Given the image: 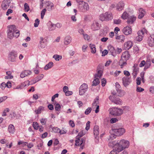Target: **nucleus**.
I'll list each match as a JSON object with an SVG mask.
<instances>
[{
  "label": "nucleus",
  "instance_id": "22",
  "mask_svg": "<svg viewBox=\"0 0 154 154\" xmlns=\"http://www.w3.org/2000/svg\"><path fill=\"white\" fill-rule=\"evenodd\" d=\"M46 7H48L47 9L48 11H51L53 10L52 8L54 7L53 3L49 1L46 2Z\"/></svg>",
  "mask_w": 154,
  "mask_h": 154
},
{
  "label": "nucleus",
  "instance_id": "13",
  "mask_svg": "<svg viewBox=\"0 0 154 154\" xmlns=\"http://www.w3.org/2000/svg\"><path fill=\"white\" fill-rule=\"evenodd\" d=\"M123 85L126 87L131 83V81L129 78L124 77L122 79Z\"/></svg>",
  "mask_w": 154,
  "mask_h": 154
},
{
  "label": "nucleus",
  "instance_id": "44",
  "mask_svg": "<svg viewBox=\"0 0 154 154\" xmlns=\"http://www.w3.org/2000/svg\"><path fill=\"white\" fill-rule=\"evenodd\" d=\"M129 16V14L126 12V11H125L122 14L121 17L123 19H127Z\"/></svg>",
  "mask_w": 154,
  "mask_h": 154
},
{
  "label": "nucleus",
  "instance_id": "20",
  "mask_svg": "<svg viewBox=\"0 0 154 154\" xmlns=\"http://www.w3.org/2000/svg\"><path fill=\"white\" fill-rule=\"evenodd\" d=\"M32 72L29 70H25L22 72L20 74V77L21 78H23L25 76L30 75Z\"/></svg>",
  "mask_w": 154,
  "mask_h": 154
},
{
  "label": "nucleus",
  "instance_id": "16",
  "mask_svg": "<svg viewBox=\"0 0 154 154\" xmlns=\"http://www.w3.org/2000/svg\"><path fill=\"white\" fill-rule=\"evenodd\" d=\"M147 43L150 46H154V35H151L148 38Z\"/></svg>",
  "mask_w": 154,
  "mask_h": 154
},
{
  "label": "nucleus",
  "instance_id": "33",
  "mask_svg": "<svg viewBox=\"0 0 154 154\" xmlns=\"http://www.w3.org/2000/svg\"><path fill=\"white\" fill-rule=\"evenodd\" d=\"M48 23L50 25L49 27V29L50 31H53L56 29V26L55 24L52 23L51 21H50Z\"/></svg>",
  "mask_w": 154,
  "mask_h": 154
},
{
  "label": "nucleus",
  "instance_id": "12",
  "mask_svg": "<svg viewBox=\"0 0 154 154\" xmlns=\"http://www.w3.org/2000/svg\"><path fill=\"white\" fill-rule=\"evenodd\" d=\"M108 49L109 53L113 56H116V50L112 45H109L108 47Z\"/></svg>",
  "mask_w": 154,
  "mask_h": 154
},
{
  "label": "nucleus",
  "instance_id": "21",
  "mask_svg": "<svg viewBox=\"0 0 154 154\" xmlns=\"http://www.w3.org/2000/svg\"><path fill=\"white\" fill-rule=\"evenodd\" d=\"M94 134L95 138L96 139L98 138L97 137L99 134V128L98 126H95L94 128Z\"/></svg>",
  "mask_w": 154,
  "mask_h": 154
},
{
  "label": "nucleus",
  "instance_id": "18",
  "mask_svg": "<svg viewBox=\"0 0 154 154\" xmlns=\"http://www.w3.org/2000/svg\"><path fill=\"white\" fill-rule=\"evenodd\" d=\"M116 39L119 42H123L125 40V36L123 35H116Z\"/></svg>",
  "mask_w": 154,
  "mask_h": 154
},
{
  "label": "nucleus",
  "instance_id": "10",
  "mask_svg": "<svg viewBox=\"0 0 154 154\" xmlns=\"http://www.w3.org/2000/svg\"><path fill=\"white\" fill-rule=\"evenodd\" d=\"M17 56V53L16 52L12 51L9 54L8 57L9 60L12 62H14L16 61V58Z\"/></svg>",
  "mask_w": 154,
  "mask_h": 154
},
{
  "label": "nucleus",
  "instance_id": "4",
  "mask_svg": "<svg viewBox=\"0 0 154 154\" xmlns=\"http://www.w3.org/2000/svg\"><path fill=\"white\" fill-rule=\"evenodd\" d=\"M117 145L118 146V151H121L124 149L129 147V142L128 140L122 139L120 140L119 142H118Z\"/></svg>",
  "mask_w": 154,
  "mask_h": 154
},
{
  "label": "nucleus",
  "instance_id": "6",
  "mask_svg": "<svg viewBox=\"0 0 154 154\" xmlns=\"http://www.w3.org/2000/svg\"><path fill=\"white\" fill-rule=\"evenodd\" d=\"M109 111L111 115L115 116L121 115L123 113V111L122 109L116 107L110 108Z\"/></svg>",
  "mask_w": 154,
  "mask_h": 154
},
{
  "label": "nucleus",
  "instance_id": "28",
  "mask_svg": "<svg viewBox=\"0 0 154 154\" xmlns=\"http://www.w3.org/2000/svg\"><path fill=\"white\" fill-rule=\"evenodd\" d=\"M8 130L10 133L13 134L15 130L14 126L12 124H10L8 126Z\"/></svg>",
  "mask_w": 154,
  "mask_h": 154
},
{
  "label": "nucleus",
  "instance_id": "24",
  "mask_svg": "<svg viewBox=\"0 0 154 154\" xmlns=\"http://www.w3.org/2000/svg\"><path fill=\"white\" fill-rule=\"evenodd\" d=\"M136 17L134 16H131L128 18V19L127 21L128 24H132L135 21Z\"/></svg>",
  "mask_w": 154,
  "mask_h": 154
},
{
  "label": "nucleus",
  "instance_id": "35",
  "mask_svg": "<svg viewBox=\"0 0 154 154\" xmlns=\"http://www.w3.org/2000/svg\"><path fill=\"white\" fill-rule=\"evenodd\" d=\"M99 97H97L94 100V102L92 104L93 107H96L97 106H98L97 104L99 103Z\"/></svg>",
  "mask_w": 154,
  "mask_h": 154
},
{
  "label": "nucleus",
  "instance_id": "59",
  "mask_svg": "<svg viewBox=\"0 0 154 154\" xmlns=\"http://www.w3.org/2000/svg\"><path fill=\"white\" fill-rule=\"evenodd\" d=\"M108 51L107 50H104V51L102 52V56H105L106 54H107L108 53Z\"/></svg>",
  "mask_w": 154,
  "mask_h": 154
},
{
  "label": "nucleus",
  "instance_id": "14",
  "mask_svg": "<svg viewBox=\"0 0 154 154\" xmlns=\"http://www.w3.org/2000/svg\"><path fill=\"white\" fill-rule=\"evenodd\" d=\"M10 2L9 0H4L2 2V7L4 10H6L9 7Z\"/></svg>",
  "mask_w": 154,
  "mask_h": 154
},
{
  "label": "nucleus",
  "instance_id": "19",
  "mask_svg": "<svg viewBox=\"0 0 154 154\" xmlns=\"http://www.w3.org/2000/svg\"><path fill=\"white\" fill-rule=\"evenodd\" d=\"M139 15L138 17V18L141 19L144 16L146 13L145 10L142 8H140L139 9Z\"/></svg>",
  "mask_w": 154,
  "mask_h": 154
},
{
  "label": "nucleus",
  "instance_id": "29",
  "mask_svg": "<svg viewBox=\"0 0 154 154\" xmlns=\"http://www.w3.org/2000/svg\"><path fill=\"white\" fill-rule=\"evenodd\" d=\"M151 65V61L150 60H147L145 62V67L144 68V70L145 71L147 69L150 67Z\"/></svg>",
  "mask_w": 154,
  "mask_h": 154
},
{
  "label": "nucleus",
  "instance_id": "46",
  "mask_svg": "<svg viewBox=\"0 0 154 154\" xmlns=\"http://www.w3.org/2000/svg\"><path fill=\"white\" fill-rule=\"evenodd\" d=\"M32 126L36 130L38 129V128L39 127L38 126V124L37 122H33L32 124Z\"/></svg>",
  "mask_w": 154,
  "mask_h": 154
},
{
  "label": "nucleus",
  "instance_id": "27",
  "mask_svg": "<svg viewBox=\"0 0 154 154\" xmlns=\"http://www.w3.org/2000/svg\"><path fill=\"white\" fill-rule=\"evenodd\" d=\"M44 38L42 37L40 38V41L38 45V46L40 48H43L45 47V44L43 41Z\"/></svg>",
  "mask_w": 154,
  "mask_h": 154
},
{
  "label": "nucleus",
  "instance_id": "50",
  "mask_svg": "<svg viewBox=\"0 0 154 154\" xmlns=\"http://www.w3.org/2000/svg\"><path fill=\"white\" fill-rule=\"evenodd\" d=\"M55 109L56 110L59 111L61 109V106L59 103H57L56 105Z\"/></svg>",
  "mask_w": 154,
  "mask_h": 154
},
{
  "label": "nucleus",
  "instance_id": "51",
  "mask_svg": "<svg viewBox=\"0 0 154 154\" xmlns=\"http://www.w3.org/2000/svg\"><path fill=\"white\" fill-rule=\"evenodd\" d=\"M52 130L54 131L56 133H59L60 131V129L57 127H53Z\"/></svg>",
  "mask_w": 154,
  "mask_h": 154
},
{
  "label": "nucleus",
  "instance_id": "7",
  "mask_svg": "<svg viewBox=\"0 0 154 154\" xmlns=\"http://www.w3.org/2000/svg\"><path fill=\"white\" fill-rule=\"evenodd\" d=\"M80 133H79L77 136L76 137V140H75V145L76 146H80L82 149V147L84 146V143L85 142V139L84 138H82L81 139L80 138Z\"/></svg>",
  "mask_w": 154,
  "mask_h": 154
},
{
  "label": "nucleus",
  "instance_id": "8",
  "mask_svg": "<svg viewBox=\"0 0 154 154\" xmlns=\"http://www.w3.org/2000/svg\"><path fill=\"white\" fill-rule=\"evenodd\" d=\"M88 89V85L87 84L83 83L80 87L79 94L82 96L86 92Z\"/></svg>",
  "mask_w": 154,
  "mask_h": 154
},
{
  "label": "nucleus",
  "instance_id": "2",
  "mask_svg": "<svg viewBox=\"0 0 154 154\" xmlns=\"http://www.w3.org/2000/svg\"><path fill=\"white\" fill-rule=\"evenodd\" d=\"M125 132V130L124 128H119L118 129H112L110 131V133L112 134L109 137L110 139H113L116 138L115 136H119L122 135Z\"/></svg>",
  "mask_w": 154,
  "mask_h": 154
},
{
  "label": "nucleus",
  "instance_id": "15",
  "mask_svg": "<svg viewBox=\"0 0 154 154\" xmlns=\"http://www.w3.org/2000/svg\"><path fill=\"white\" fill-rule=\"evenodd\" d=\"M124 33L126 35L130 34L132 33V29L131 27L127 26L123 29Z\"/></svg>",
  "mask_w": 154,
  "mask_h": 154
},
{
  "label": "nucleus",
  "instance_id": "45",
  "mask_svg": "<svg viewBox=\"0 0 154 154\" xmlns=\"http://www.w3.org/2000/svg\"><path fill=\"white\" fill-rule=\"evenodd\" d=\"M120 151H118V148L117 147H116L115 149H113L111 151L109 154H118V153Z\"/></svg>",
  "mask_w": 154,
  "mask_h": 154
},
{
  "label": "nucleus",
  "instance_id": "61",
  "mask_svg": "<svg viewBox=\"0 0 154 154\" xmlns=\"http://www.w3.org/2000/svg\"><path fill=\"white\" fill-rule=\"evenodd\" d=\"M145 62H146L144 60L142 61L141 62V63L139 64V66L140 67H142L144 66L145 64Z\"/></svg>",
  "mask_w": 154,
  "mask_h": 154
},
{
  "label": "nucleus",
  "instance_id": "47",
  "mask_svg": "<svg viewBox=\"0 0 154 154\" xmlns=\"http://www.w3.org/2000/svg\"><path fill=\"white\" fill-rule=\"evenodd\" d=\"M46 11V8H44L42 11L41 12V18L42 19H43V18L44 16L45 15Z\"/></svg>",
  "mask_w": 154,
  "mask_h": 154
},
{
  "label": "nucleus",
  "instance_id": "38",
  "mask_svg": "<svg viewBox=\"0 0 154 154\" xmlns=\"http://www.w3.org/2000/svg\"><path fill=\"white\" fill-rule=\"evenodd\" d=\"M44 107L42 106H40L38 107L37 110L35 111V112L36 114H40L41 113L42 110H43Z\"/></svg>",
  "mask_w": 154,
  "mask_h": 154
},
{
  "label": "nucleus",
  "instance_id": "31",
  "mask_svg": "<svg viewBox=\"0 0 154 154\" xmlns=\"http://www.w3.org/2000/svg\"><path fill=\"white\" fill-rule=\"evenodd\" d=\"M106 21H109L113 19L112 14L111 13L106 12Z\"/></svg>",
  "mask_w": 154,
  "mask_h": 154
},
{
  "label": "nucleus",
  "instance_id": "34",
  "mask_svg": "<svg viewBox=\"0 0 154 154\" xmlns=\"http://www.w3.org/2000/svg\"><path fill=\"white\" fill-rule=\"evenodd\" d=\"M90 47L91 49V52L92 53L94 54L96 52V49L95 46L94 45L90 44Z\"/></svg>",
  "mask_w": 154,
  "mask_h": 154
},
{
  "label": "nucleus",
  "instance_id": "3",
  "mask_svg": "<svg viewBox=\"0 0 154 154\" xmlns=\"http://www.w3.org/2000/svg\"><path fill=\"white\" fill-rule=\"evenodd\" d=\"M130 56L128 51H125L123 53L119 61V65L121 66V68H122L124 66L126 65L127 61L129 59Z\"/></svg>",
  "mask_w": 154,
  "mask_h": 154
},
{
  "label": "nucleus",
  "instance_id": "58",
  "mask_svg": "<svg viewBox=\"0 0 154 154\" xmlns=\"http://www.w3.org/2000/svg\"><path fill=\"white\" fill-rule=\"evenodd\" d=\"M90 122L88 121L86 124V127H85V129L87 131L88 130L90 127Z\"/></svg>",
  "mask_w": 154,
  "mask_h": 154
},
{
  "label": "nucleus",
  "instance_id": "11",
  "mask_svg": "<svg viewBox=\"0 0 154 154\" xmlns=\"http://www.w3.org/2000/svg\"><path fill=\"white\" fill-rule=\"evenodd\" d=\"M100 28V25L98 22L95 20L93 21L91 26V29L94 31H95L99 29Z\"/></svg>",
  "mask_w": 154,
  "mask_h": 154
},
{
  "label": "nucleus",
  "instance_id": "57",
  "mask_svg": "<svg viewBox=\"0 0 154 154\" xmlns=\"http://www.w3.org/2000/svg\"><path fill=\"white\" fill-rule=\"evenodd\" d=\"M134 51L135 53H137L139 51V48L138 47L135 45L134 47Z\"/></svg>",
  "mask_w": 154,
  "mask_h": 154
},
{
  "label": "nucleus",
  "instance_id": "62",
  "mask_svg": "<svg viewBox=\"0 0 154 154\" xmlns=\"http://www.w3.org/2000/svg\"><path fill=\"white\" fill-rule=\"evenodd\" d=\"M137 91L138 92H142L144 90V89L140 87H137Z\"/></svg>",
  "mask_w": 154,
  "mask_h": 154
},
{
  "label": "nucleus",
  "instance_id": "55",
  "mask_svg": "<svg viewBox=\"0 0 154 154\" xmlns=\"http://www.w3.org/2000/svg\"><path fill=\"white\" fill-rule=\"evenodd\" d=\"M6 84L5 83H2L0 85V88H1L2 90H4L5 88L7 87Z\"/></svg>",
  "mask_w": 154,
  "mask_h": 154
},
{
  "label": "nucleus",
  "instance_id": "26",
  "mask_svg": "<svg viewBox=\"0 0 154 154\" xmlns=\"http://www.w3.org/2000/svg\"><path fill=\"white\" fill-rule=\"evenodd\" d=\"M44 76V75L43 74H41L35 77L33 80V81H34L33 83H35L41 80L43 78Z\"/></svg>",
  "mask_w": 154,
  "mask_h": 154
},
{
  "label": "nucleus",
  "instance_id": "54",
  "mask_svg": "<svg viewBox=\"0 0 154 154\" xmlns=\"http://www.w3.org/2000/svg\"><path fill=\"white\" fill-rule=\"evenodd\" d=\"M121 20L119 19H114L113 20V23L115 24H119L121 23Z\"/></svg>",
  "mask_w": 154,
  "mask_h": 154
},
{
  "label": "nucleus",
  "instance_id": "32",
  "mask_svg": "<svg viewBox=\"0 0 154 154\" xmlns=\"http://www.w3.org/2000/svg\"><path fill=\"white\" fill-rule=\"evenodd\" d=\"M98 71L97 73H96L94 76L95 78H100L102 75L103 71L102 70H98Z\"/></svg>",
  "mask_w": 154,
  "mask_h": 154
},
{
  "label": "nucleus",
  "instance_id": "40",
  "mask_svg": "<svg viewBox=\"0 0 154 154\" xmlns=\"http://www.w3.org/2000/svg\"><path fill=\"white\" fill-rule=\"evenodd\" d=\"M95 79H94L92 85L93 86H95L98 85L100 82L99 80V79L97 78H95Z\"/></svg>",
  "mask_w": 154,
  "mask_h": 154
},
{
  "label": "nucleus",
  "instance_id": "37",
  "mask_svg": "<svg viewBox=\"0 0 154 154\" xmlns=\"http://www.w3.org/2000/svg\"><path fill=\"white\" fill-rule=\"evenodd\" d=\"M105 13L101 14L99 16V19L102 21H106Z\"/></svg>",
  "mask_w": 154,
  "mask_h": 154
},
{
  "label": "nucleus",
  "instance_id": "36",
  "mask_svg": "<svg viewBox=\"0 0 154 154\" xmlns=\"http://www.w3.org/2000/svg\"><path fill=\"white\" fill-rule=\"evenodd\" d=\"M53 65V63L52 62H49L47 64L45 67L44 69L45 70H48L51 68Z\"/></svg>",
  "mask_w": 154,
  "mask_h": 154
},
{
  "label": "nucleus",
  "instance_id": "25",
  "mask_svg": "<svg viewBox=\"0 0 154 154\" xmlns=\"http://www.w3.org/2000/svg\"><path fill=\"white\" fill-rule=\"evenodd\" d=\"M72 41V38L69 35L66 36L64 39V44L65 45H67L70 43Z\"/></svg>",
  "mask_w": 154,
  "mask_h": 154
},
{
  "label": "nucleus",
  "instance_id": "41",
  "mask_svg": "<svg viewBox=\"0 0 154 154\" xmlns=\"http://www.w3.org/2000/svg\"><path fill=\"white\" fill-rule=\"evenodd\" d=\"M113 102L116 104H120L122 103V101L119 98L116 97Z\"/></svg>",
  "mask_w": 154,
  "mask_h": 154
},
{
  "label": "nucleus",
  "instance_id": "23",
  "mask_svg": "<svg viewBox=\"0 0 154 154\" xmlns=\"http://www.w3.org/2000/svg\"><path fill=\"white\" fill-rule=\"evenodd\" d=\"M124 6L125 4L123 2H120L117 4L116 9L119 11H121L123 9Z\"/></svg>",
  "mask_w": 154,
  "mask_h": 154
},
{
  "label": "nucleus",
  "instance_id": "30",
  "mask_svg": "<svg viewBox=\"0 0 154 154\" xmlns=\"http://www.w3.org/2000/svg\"><path fill=\"white\" fill-rule=\"evenodd\" d=\"M118 142H116L115 141H112L110 142L108 144L109 146L110 147H114L115 149L116 147H118V146L117 145Z\"/></svg>",
  "mask_w": 154,
  "mask_h": 154
},
{
  "label": "nucleus",
  "instance_id": "39",
  "mask_svg": "<svg viewBox=\"0 0 154 154\" xmlns=\"http://www.w3.org/2000/svg\"><path fill=\"white\" fill-rule=\"evenodd\" d=\"M29 82H30L29 81H25L24 82L21 84L20 87H21V88H23V87L28 85L29 86Z\"/></svg>",
  "mask_w": 154,
  "mask_h": 154
},
{
  "label": "nucleus",
  "instance_id": "5",
  "mask_svg": "<svg viewBox=\"0 0 154 154\" xmlns=\"http://www.w3.org/2000/svg\"><path fill=\"white\" fill-rule=\"evenodd\" d=\"M79 8L80 11L83 13H85L89 11V6L88 3L82 1L79 4Z\"/></svg>",
  "mask_w": 154,
  "mask_h": 154
},
{
  "label": "nucleus",
  "instance_id": "9",
  "mask_svg": "<svg viewBox=\"0 0 154 154\" xmlns=\"http://www.w3.org/2000/svg\"><path fill=\"white\" fill-rule=\"evenodd\" d=\"M145 29H143L142 30H139L138 32V36L136 38V40L138 42H140L143 39L144 35V33Z\"/></svg>",
  "mask_w": 154,
  "mask_h": 154
},
{
  "label": "nucleus",
  "instance_id": "52",
  "mask_svg": "<svg viewBox=\"0 0 154 154\" xmlns=\"http://www.w3.org/2000/svg\"><path fill=\"white\" fill-rule=\"evenodd\" d=\"M39 20L38 19H36L35 20V23H34V26L35 27H37L39 23Z\"/></svg>",
  "mask_w": 154,
  "mask_h": 154
},
{
  "label": "nucleus",
  "instance_id": "1",
  "mask_svg": "<svg viewBox=\"0 0 154 154\" xmlns=\"http://www.w3.org/2000/svg\"><path fill=\"white\" fill-rule=\"evenodd\" d=\"M7 37L10 39H12L14 37L18 38L20 35V31L17 29L16 26L14 25L8 26Z\"/></svg>",
  "mask_w": 154,
  "mask_h": 154
},
{
  "label": "nucleus",
  "instance_id": "49",
  "mask_svg": "<svg viewBox=\"0 0 154 154\" xmlns=\"http://www.w3.org/2000/svg\"><path fill=\"white\" fill-rule=\"evenodd\" d=\"M24 10L25 11H28L29 10V7L27 3H25L24 4Z\"/></svg>",
  "mask_w": 154,
  "mask_h": 154
},
{
  "label": "nucleus",
  "instance_id": "63",
  "mask_svg": "<svg viewBox=\"0 0 154 154\" xmlns=\"http://www.w3.org/2000/svg\"><path fill=\"white\" fill-rule=\"evenodd\" d=\"M7 98V96H4L2 97H1L0 98V103L1 102H2L3 101H4L5 100H6Z\"/></svg>",
  "mask_w": 154,
  "mask_h": 154
},
{
  "label": "nucleus",
  "instance_id": "17",
  "mask_svg": "<svg viewBox=\"0 0 154 154\" xmlns=\"http://www.w3.org/2000/svg\"><path fill=\"white\" fill-rule=\"evenodd\" d=\"M132 42L130 41L125 42L124 45V48L125 50H128L132 46Z\"/></svg>",
  "mask_w": 154,
  "mask_h": 154
},
{
  "label": "nucleus",
  "instance_id": "48",
  "mask_svg": "<svg viewBox=\"0 0 154 154\" xmlns=\"http://www.w3.org/2000/svg\"><path fill=\"white\" fill-rule=\"evenodd\" d=\"M91 107H88L85 111V113L86 115L89 114L91 111Z\"/></svg>",
  "mask_w": 154,
  "mask_h": 154
},
{
  "label": "nucleus",
  "instance_id": "56",
  "mask_svg": "<svg viewBox=\"0 0 154 154\" xmlns=\"http://www.w3.org/2000/svg\"><path fill=\"white\" fill-rule=\"evenodd\" d=\"M106 80L104 78H103L101 80V85L103 86H104L106 83Z\"/></svg>",
  "mask_w": 154,
  "mask_h": 154
},
{
  "label": "nucleus",
  "instance_id": "53",
  "mask_svg": "<svg viewBox=\"0 0 154 154\" xmlns=\"http://www.w3.org/2000/svg\"><path fill=\"white\" fill-rule=\"evenodd\" d=\"M40 121L42 125H45L46 124L47 119H40Z\"/></svg>",
  "mask_w": 154,
  "mask_h": 154
},
{
  "label": "nucleus",
  "instance_id": "60",
  "mask_svg": "<svg viewBox=\"0 0 154 154\" xmlns=\"http://www.w3.org/2000/svg\"><path fill=\"white\" fill-rule=\"evenodd\" d=\"M58 96H59V94H55V95H53L52 97V98H51V101L52 102L54 101L55 98L56 97H58Z\"/></svg>",
  "mask_w": 154,
  "mask_h": 154
},
{
  "label": "nucleus",
  "instance_id": "42",
  "mask_svg": "<svg viewBox=\"0 0 154 154\" xmlns=\"http://www.w3.org/2000/svg\"><path fill=\"white\" fill-rule=\"evenodd\" d=\"M53 57L56 60L59 61L60 60L62 59V56L57 54H55L53 56Z\"/></svg>",
  "mask_w": 154,
  "mask_h": 154
},
{
  "label": "nucleus",
  "instance_id": "64",
  "mask_svg": "<svg viewBox=\"0 0 154 154\" xmlns=\"http://www.w3.org/2000/svg\"><path fill=\"white\" fill-rule=\"evenodd\" d=\"M83 37L85 40H88L90 39V37L87 34H83Z\"/></svg>",
  "mask_w": 154,
  "mask_h": 154
},
{
  "label": "nucleus",
  "instance_id": "43",
  "mask_svg": "<svg viewBox=\"0 0 154 154\" xmlns=\"http://www.w3.org/2000/svg\"><path fill=\"white\" fill-rule=\"evenodd\" d=\"M116 90L117 92L119 93H120L122 90L121 89H120V88L121 87L120 85L119 84V83L116 82Z\"/></svg>",
  "mask_w": 154,
  "mask_h": 154
}]
</instances>
